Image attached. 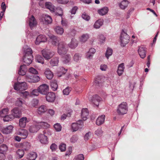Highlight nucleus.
<instances>
[{
  "instance_id": "obj_1",
  "label": "nucleus",
  "mask_w": 160,
  "mask_h": 160,
  "mask_svg": "<svg viewBox=\"0 0 160 160\" xmlns=\"http://www.w3.org/2000/svg\"><path fill=\"white\" fill-rule=\"evenodd\" d=\"M25 55L23 56V60L26 65H28L32 62L33 57L32 55V51L30 48H28L24 51Z\"/></svg>"
},
{
  "instance_id": "obj_2",
  "label": "nucleus",
  "mask_w": 160,
  "mask_h": 160,
  "mask_svg": "<svg viewBox=\"0 0 160 160\" xmlns=\"http://www.w3.org/2000/svg\"><path fill=\"white\" fill-rule=\"evenodd\" d=\"M49 86L45 84L40 85L38 88L39 92L40 93L46 95V98L47 101L50 102V96L49 95Z\"/></svg>"
},
{
  "instance_id": "obj_3",
  "label": "nucleus",
  "mask_w": 160,
  "mask_h": 160,
  "mask_svg": "<svg viewBox=\"0 0 160 160\" xmlns=\"http://www.w3.org/2000/svg\"><path fill=\"white\" fill-rule=\"evenodd\" d=\"M128 111V105L126 102H122L119 104L117 107V112L119 115H122L126 114Z\"/></svg>"
},
{
  "instance_id": "obj_4",
  "label": "nucleus",
  "mask_w": 160,
  "mask_h": 160,
  "mask_svg": "<svg viewBox=\"0 0 160 160\" xmlns=\"http://www.w3.org/2000/svg\"><path fill=\"white\" fill-rule=\"evenodd\" d=\"M51 12L53 14H55L57 17H59L62 20H63V11L62 9L59 7L55 8V7L51 4Z\"/></svg>"
},
{
  "instance_id": "obj_5",
  "label": "nucleus",
  "mask_w": 160,
  "mask_h": 160,
  "mask_svg": "<svg viewBox=\"0 0 160 160\" xmlns=\"http://www.w3.org/2000/svg\"><path fill=\"white\" fill-rule=\"evenodd\" d=\"M68 50L67 44L63 42H59L58 46V53L61 55L66 54Z\"/></svg>"
},
{
  "instance_id": "obj_6",
  "label": "nucleus",
  "mask_w": 160,
  "mask_h": 160,
  "mask_svg": "<svg viewBox=\"0 0 160 160\" xmlns=\"http://www.w3.org/2000/svg\"><path fill=\"white\" fill-rule=\"evenodd\" d=\"M129 37L125 32L123 30L120 36V41L121 45L124 47L129 41Z\"/></svg>"
},
{
  "instance_id": "obj_7",
  "label": "nucleus",
  "mask_w": 160,
  "mask_h": 160,
  "mask_svg": "<svg viewBox=\"0 0 160 160\" xmlns=\"http://www.w3.org/2000/svg\"><path fill=\"white\" fill-rule=\"evenodd\" d=\"M14 89L17 90L23 91L28 88L27 83L25 82L16 83L14 85Z\"/></svg>"
},
{
  "instance_id": "obj_8",
  "label": "nucleus",
  "mask_w": 160,
  "mask_h": 160,
  "mask_svg": "<svg viewBox=\"0 0 160 160\" xmlns=\"http://www.w3.org/2000/svg\"><path fill=\"white\" fill-rule=\"evenodd\" d=\"M72 128L73 132L77 131L79 129L82 128L83 126V122L81 120H79L76 123H73L72 125Z\"/></svg>"
},
{
  "instance_id": "obj_9",
  "label": "nucleus",
  "mask_w": 160,
  "mask_h": 160,
  "mask_svg": "<svg viewBox=\"0 0 160 160\" xmlns=\"http://www.w3.org/2000/svg\"><path fill=\"white\" fill-rule=\"evenodd\" d=\"M47 130H45L43 131L44 134H41L39 136L40 141L42 143L46 144L48 142V137L49 135V132L47 133Z\"/></svg>"
},
{
  "instance_id": "obj_10",
  "label": "nucleus",
  "mask_w": 160,
  "mask_h": 160,
  "mask_svg": "<svg viewBox=\"0 0 160 160\" xmlns=\"http://www.w3.org/2000/svg\"><path fill=\"white\" fill-rule=\"evenodd\" d=\"M26 81L29 82L36 83L40 80L39 77L36 75H28L26 76Z\"/></svg>"
},
{
  "instance_id": "obj_11",
  "label": "nucleus",
  "mask_w": 160,
  "mask_h": 160,
  "mask_svg": "<svg viewBox=\"0 0 160 160\" xmlns=\"http://www.w3.org/2000/svg\"><path fill=\"white\" fill-rule=\"evenodd\" d=\"M40 123H39L38 122H35L32 125L29 127V130L31 133H34L37 132L40 128Z\"/></svg>"
},
{
  "instance_id": "obj_12",
  "label": "nucleus",
  "mask_w": 160,
  "mask_h": 160,
  "mask_svg": "<svg viewBox=\"0 0 160 160\" xmlns=\"http://www.w3.org/2000/svg\"><path fill=\"white\" fill-rule=\"evenodd\" d=\"M11 114L13 118H19L21 115V112L18 108H14L11 111Z\"/></svg>"
},
{
  "instance_id": "obj_13",
  "label": "nucleus",
  "mask_w": 160,
  "mask_h": 160,
  "mask_svg": "<svg viewBox=\"0 0 160 160\" xmlns=\"http://www.w3.org/2000/svg\"><path fill=\"white\" fill-rule=\"evenodd\" d=\"M17 134L20 136L22 139H24L27 137L28 132L26 130L24 129H20L17 132Z\"/></svg>"
},
{
  "instance_id": "obj_14",
  "label": "nucleus",
  "mask_w": 160,
  "mask_h": 160,
  "mask_svg": "<svg viewBox=\"0 0 160 160\" xmlns=\"http://www.w3.org/2000/svg\"><path fill=\"white\" fill-rule=\"evenodd\" d=\"M47 38L43 35H39L37 37L35 41V44L39 45L41 42H45L47 41Z\"/></svg>"
},
{
  "instance_id": "obj_15",
  "label": "nucleus",
  "mask_w": 160,
  "mask_h": 160,
  "mask_svg": "<svg viewBox=\"0 0 160 160\" xmlns=\"http://www.w3.org/2000/svg\"><path fill=\"white\" fill-rule=\"evenodd\" d=\"M92 100L95 105L98 106L99 102L102 100V98L98 95H94L92 96Z\"/></svg>"
},
{
  "instance_id": "obj_16",
  "label": "nucleus",
  "mask_w": 160,
  "mask_h": 160,
  "mask_svg": "<svg viewBox=\"0 0 160 160\" xmlns=\"http://www.w3.org/2000/svg\"><path fill=\"white\" fill-rule=\"evenodd\" d=\"M138 51L141 58H143L146 57V49L145 48L142 46L140 47H139Z\"/></svg>"
},
{
  "instance_id": "obj_17",
  "label": "nucleus",
  "mask_w": 160,
  "mask_h": 160,
  "mask_svg": "<svg viewBox=\"0 0 160 160\" xmlns=\"http://www.w3.org/2000/svg\"><path fill=\"white\" fill-rule=\"evenodd\" d=\"M89 115V112L87 108H83L82 110L81 117L83 120H86L88 118Z\"/></svg>"
},
{
  "instance_id": "obj_18",
  "label": "nucleus",
  "mask_w": 160,
  "mask_h": 160,
  "mask_svg": "<svg viewBox=\"0 0 160 160\" xmlns=\"http://www.w3.org/2000/svg\"><path fill=\"white\" fill-rule=\"evenodd\" d=\"M109 11L108 8L107 7H104L98 10V13L100 15L103 16L106 14Z\"/></svg>"
},
{
  "instance_id": "obj_19",
  "label": "nucleus",
  "mask_w": 160,
  "mask_h": 160,
  "mask_svg": "<svg viewBox=\"0 0 160 160\" xmlns=\"http://www.w3.org/2000/svg\"><path fill=\"white\" fill-rule=\"evenodd\" d=\"M67 71L63 67L58 68L57 70V77H61L62 75L65 74Z\"/></svg>"
},
{
  "instance_id": "obj_20",
  "label": "nucleus",
  "mask_w": 160,
  "mask_h": 160,
  "mask_svg": "<svg viewBox=\"0 0 160 160\" xmlns=\"http://www.w3.org/2000/svg\"><path fill=\"white\" fill-rule=\"evenodd\" d=\"M27 70V69L26 65L24 64L21 65L18 71V73L20 75H24L25 74Z\"/></svg>"
},
{
  "instance_id": "obj_21",
  "label": "nucleus",
  "mask_w": 160,
  "mask_h": 160,
  "mask_svg": "<svg viewBox=\"0 0 160 160\" xmlns=\"http://www.w3.org/2000/svg\"><path fill=\"white\" fill-rule=\"evenodd\" d=\"M37 156V154L36 152H32L27 155V158L29 160H35Z\"/></svg>"
},
{
  "instance_id": "obj_22",
  "label": "nucleus",
  "mask_w": 160,
  "mask_h": 160,
  "mask_svg": "<svg viewBox=\"0 0 160 160\" xmlns=\"http://www.w3.org/2000/svg\"><path fill=\"white\" fill-rule=\"evenodd\" d=\"M78 43L77 40L72 38L70 43L68 44L69 47L72 49H74L78 46Z\"/></svg>"
},
{
  "instance_id": "obj_23",
  "label": "nucleus",
  "mask_w": 160,
  "mask_h": 160,
  "mask_svg": "<svg viewBox=\"0 0 160 160\" xmlns=\"http://www.w3.org/2000/svg\"><path fill=\"white\" fill-rule=\"evenodd\" d=\"M105 115H102L97 119L96 121V124L98 125H100L103 124L105 121Z\"/></svg>"
},
{
  "instance_id": "obj_24",
  "label": "nucleus",
  "mask_w": 160,
  "mask_h": 160,
  "mask_svg": "<svg viewBox=\"0 0 160 160\" xmlns=\"http://www.w3.org/2000/svg\"><path fill=\"white\" fill-rule=\"evenodd\" d=\"M27 121V118L26 117H22L19 120V125L20 127L24 128L26 125Z\"/></svg>"
},
{
  "instance_id": "obj_25",
  "label": "nucleus",
  "mask_w": 160,
  "mask_h": 160,
  "mask_svg": "<svg viewBox=\"0 0 160 160\" xmlns=\"http://www.w3.org/2000/svg\"><path fill=\"white\" fill-rule=\"evenodd\" d=\"M96 50L94 48H91L89 51L87 53L86 58L88 59H90L92 58L93 54L95 52Z\"/></svg>"
},
{
  "instance_id": "obj_26",
  "label": "nucleus",
  "mask_w": 160,
  "mask_h": 160,
  "mask_svg": "<svg viewBox=\"0 0 160 160\" xmlns=\"http://www.w3.org/2000/svg\"><path fill=\"white\" fill-rule=\"evenodd\" d=\"M13 128V127L12 125H9L3 129L2 132L4 133L8 134L12 132Z\"/></svg>"
},
{
  "instance_id": "obj_27",
  "label": "nucleus",
  "mask_w": 160,
  "mask_h": 160,
  "mask_svg": "<svg viewBox=\"0 0 160 160\" xmlns=\"http://www.w3.org/2000/svg\"><path fill=\"white\" fill-rule=\"evenodd\" d=\"M124 67L123 63H122L119 65L117 70V73L119 76H121L122 74L124 72Z\"/></svg>"
},
{
  "instance_id": "obj_28",
  "label": "nucleus",
  "mask_w": 160,
  "mask_h": 160,
  "mask_svg": "<svg viewBox=\"0 0 160 160\" xmlns=\"http://www.w3.org/2000/svg\"><path fill=\"white\" fill-rule=\"evenodd\" d=\"M59 41V38L56 36L52 35L51 36V42L52 44L56 46Z\"/></svg>"
},
{
  "instance_id": "obj_29",
  "label": "nucleus",
  "mask_w": 160,
  "mask_h": 160,
  "mask_svg": "<svg viewBox=\"0 0 160 160\" xmlns=\"http://www.w3.org/2000/svg\"><path fill=\"white\" fill-rule=\"evenodd\" d=\"M58 58L55 57L52 58L51 60V65L52 66H57L58 65Z\"/></svg>"
},
{
  "instance_id": "obj_30",
  "label": "nucleus",
  "mask_w": 160,
  "mask_h": 160,
  "mask_svg": "<svg viewBox=\"0 0 160 160\" xmlns=\"http://www.w3.org/2000/svg\"><path fill=\"white\" fill-rule=\"evenodd\" d=\"M128 4V2L127 0H123L119 4V6L121 9H125L127 7Z\"/></svg>"
},
{
  "instance_id": "obj_31",
  "label": "nucleus",
  "mask_w": 160,
  "mask_h": 160,
  "mask_svg": "<svg viewBox=\"0 0 160 160\" xmlns=\"http://www.w3.org/2000/svg\"><path fill=\"white\" fill-rule=\"evenodd\" d=\"M55 32L58 34L62 35L64 32L63 29L59 26H57L54 29Z\"/></svg>"
},
{
  "instance_id": "obj_32",
  "label": "nucleus",
  "mask_w": 160,
  "mask_h": 160,
  "mask_svg": "<svg viewBox=\"0 0 160 160\" xmlns=\"http://www.w3.org/2000/svg\"><path fill=\"white\" fill-rule=\"evenodd\" d=\"M50 52L49 50H43L42 51V54L44 58L47 60L50 58Z\"/></svg>"
},
{
  "instance_id": "obj_33",
  "label": "nucleus",
  "mask_w": 160,
  "mask_h": 160,
  "mask_svg": "<svg viewBox=\"0 0 160 160\" xmlns=\"http://www.w3.org/2000/svg\"><path fill=\"white\" fill-rule=\"evenodd\" d=\"M47 110V108L46 106L42 105L38 108V112L39 114H41L45 112Z\"/></svg>"
},
{
  "instance_id": "obj_34",
  "label": "nucleus",
  "mask_w": 160,
  "mask_h": 160,
  "mask_svg": "<svg viewBox=\"0 0 160 160\" xmlns=\"http://www.w3.org/2000/svg\"><path fill=\"white\" fill-rule=\"evenodd\" d=\"M1 7L2 11L0 12V20H1L4 14V12H5L6 9V6L4 2H2V3Z\"/></svg>"
},
{
  "instance_id": "obj_35",
  "label": "nucleus",
  "mask_w": 160,
  "mask_h": 160,
  "mask_svg": "<svg viewBox=\"0 0 160 160\" xmlns=\"http://www.w3.org/2000/svg\"><path fill=\"white\" fill-rule=\"evenodd\" d=\"M71 57L69 54H66L63 57L62 61L64 63H67L69 62L71 60Z\"/></svg>"
},
{
  "instance_id": "obj_36",
  "label": "nucleus",
  "mask_w": 160,
  "mask_h": 160,
  "mask_svg": "<svg viewBox=\"0 0 160 160\" xmlns=\"http://www.w3.org/2000/svg\"><path fill=\"white\" fill-rule=\"evenodd\" d=\"M89 38V36L88 34H83L81 36L80 40L81 42H84L87 40Z\"/></svg>"
},
{
  "instance_id": "obj_37",
  "label": "nucleus",
  "mask_w": 160,
  "mask_h": 160,
  "mask_svg": "<svg viewBox=\"0 0 160 160\" xmlns=\"http://www.w3.org/2000/svg\"><path fill=\"white\" fill-rule=\"evenodd\" d=\"M58 87L57 82L56 80H54L53 82L51 83V87L53 91L57 90Z\"/></svg>"
},
{
  "instance_id": "obj_38",
  "label": "nucleus",
  "mask_w": 160,
  "mask_h": 160,
  "mask_svg": "<svg viewBox=\"0 0 160 160\" xmlns=\"http://www.w3.org/2000/svg\"><path fill=\"white\" fill-rule=\"evenodd\" d=\"M103 24L102 21H96L94 25V27L96 29L99 28Z\"/></svg>"
},
{
  "instance_id": "obj_39",
  "label": "nucleus",
  "mask_w": 160,
  "mask_h": 160,
  "mask_svg": "<svg viewBox=\"0 0 160 160\" xmlns=\"http://www.w3.org/2000/svg\"><path fill=\"white\" fill-rule=\"evenodd\" d=\"M3 117V120L4 122H8L12 120L13 117L11 114L5 115Z\"/></svg>"
},
{
  "instance_id": "obj_40",
  "label": "nucleus",
  "mask_w": 160,
  "mask_h": 160,
  "mask_svg": "<svg viewBox=\"0 0 160 160\" xmlns=\"http://www.w3.org/2000/svg\"><path fill=\"white\" fill-rule=\"evenodd\" d=\"M8 150V147L5 144H2L0 146V152L4 154Z\"/></svg>"
},
{
  "instance_id": "obj_41",
  "label": "nucleus",
  "mask_w": 160,
  "mask_h": 160,
  "mask_svg": "<svg viewBox=\"0 0 160 160\" xmlns=\"http://www.w3.org/2000/svg\"><path fill=\"white\" fill-rule=\"evenodd\" d=\"M82 57V55L79 53L75 54L73 56V60L76 62H78Z\"/></svg>"
},
{
  "instance_id": "obj_42",
  "label": "nucleus",
  "mask_w": 160,
  "mask_h": 160,
  "mask_svg": "<svg viewBox=\"0 0 160 160\" xmlns=\"http://www.w3.org/2000/svg\"><path fill=\"white\" fill-rule=\"evenodd\" d=\"M112 50L110 48H108L107 49L105 53V56L107 59H108L109 57L112 54Z\"/></svg>"
},
{
  "instance_id": "obj_43",
  "label": "nucleus",
  "mask_w": 160,
  "mask_h": 160,
  "mask_svg": "<svg viewBox=\"0 0 160 160\" xmlns=\"http://www.w3.org/2000/svg\"><path fill=\"white\" fill-rule=\"evenodd\" d=\"M98 39L101 43H103L105 42L106 38L102 34H100L98 37Z\"/></svg>"
},
{
  "instance_id": "obj_44",
  "label": "nucleus",
  "mask_w": 160,
  "mask_h": 160,
  "mask_svg": "<svg viewBox=\"0 0 160 160\" xmlns=\"http://www.w3.org/2000/svg\"><path fill=\"white\" fill-rule=\"evenodd\" d=\"M22 147L25 150H28L30 148L31 145L29 143L26 142L22 144Z\"/></svg>"
},
{
  "instance_id": "obj_45",
  "label": "nucleus",
  "mask_w": 160,
  "mask_h": 160,
  "mask_svg": "<svg viewBox=\"0 0 160 160\" xmlns=\"http://www.w3.org/2000/svg\"><path fill=\"white\" fill-rule=\"evenodd\" d=\"M16 153L19 158H22L24 154V151L22 149H18L16 152Z\"/></svg>"
},
{
  "instance_id": "obj_46",
  "label": "nucleus",
  "mask_w": 160,
  "mask_h": 160,
  "mask_svg": "<svg viewBox=\"0 0 160 160\" xmlns=\"http://www.w3.org/2000/svg\"><path fill=\"white\" fill-rule=\"evenodd\" d=\"M8 111V108L3 109L0 112V115L2 117H4L5 115H7Z\"/></svg>"
},
{
  "instance_id": "obj_47",
  "label": "nucleus",
  "mask_w": 160,
  "mask_h": 160,
  "mask_svg": "<svg viewBox=\"0 0 160 160\" xmlns=\"http://www.w3.org/2000/svg\"><path fill=\"white\" fill-rule=\"evenodd\" d=\"M36 60L38 62L41 63H44V59L40 55H37L36 56Z\"/></svg>"
},
{
  "instance_id": "obj_48",
  "label": "nucleus",
  "mask_w": 160,
  "mask_h": 160,
  "mask_svg": "<svg viewBox=\"0 0 160 160\" xmlns=\"http://www.w3.org/2000/svg\"><path fill=\"white\" fill-rule=\"evenodd\" d=\"M38 123H40V128H48L49 126V125L48 124L45 122H38Z\"/></svg>"
},
{
  "instance_id": "obj_49",
  "label": "nucleus",
  "mask_w": 160,
  "mask_h": 160,
  "mask_svg": "<svg viewBox=\"0 0 160 160\" xmlns=\"http://www.w3.org/2000/svg\"><path fill=\"white\" fill-rule=\"evenodd\" d=\"M84 155L82 154H79L75 157L73 160H84Z\"/></svg>"
},
{
  "instance_id": "obj_50",
  "label": "nucleus",
  "mask_w": 160,
  "mask_h": 160,
  "mask_svg": "<svg viewBox=\"0 0 160 160\" xmlns=\"http://www.w3.org/2000/svg\"><path fill=\"white\" fill-rule=\"evenodd\" d=\"M54 127L57 131L59 132L61 130L62 127L59 123H57L55 124Z\"/></svg>"
},
{
  "instance_id": "obj_51",
  "label": "nucleus",
  "mask_w": 160,
  "mask_h": 160,
  "mask_svg": "<svg viewBox=\"0 0 160 160\" xmlns=\"http://www.w3.org/2000/svg\"><path fill=\"white\" fill-rule=\"evenodd\" d=\"M70 88L67 87L64 89L63 91V93L64 95H67L69 94L70 92L71 91Z\"/></svg>"
},
{
  "instance_id": "obj_52",
  "label": "nucleus",
  "mask_w": 160,
  "mask_h": 160,
  "mask_svg": "<svg viewBox=\"0 0 160 160\" xmlns=\"http://www.w3.org/2000/svg\"><path fill=\"white\" fill-rule=\"evenodd\" d=\"M29 25L31 28L36 26L37 24V21H29Z\"/></svg>"
},
{
  "instance_id": "obj_53",
  "label": "nucleus",
  "mask_w": 160,
  "mask_h": 160,
  "mask_svg": "<svg viewBox=\"0 0 160 160\" xmlns=\"http://www.w3.org/2000/svg\"><path fill=\"white\" fill-rule=\"evenodd\" d=\"M82 17L84 20H89L90 19V17L85 12L82 13Z\"/></svg>"
},
{
  "instance_id": "obj_54",
  "label": "nucleus",
  "mask_w": 160,
  "mask_h": 160,
  "mask_svg": "<svg viewBox=\"0 0 160 160\" xmlns=\"http://www.w3.org/2000/svg\"><path fill=\"white\" fill-rule=\"evenodd\" d=\"M59 148L61 152H64L66 149V145L64 143L61 144L59 146Z\"/></svg>"
},
{
  "instance_id": "obj_55",
  "label": "nucleus",
  "mask_w": 160,
  "mask_h": 160,
  "mask_svg": "<svg viewBox=\"0 0 160 160\" xmlns=\"http://www.w3.org/2000/svg\"><path fill=\"white\" fill-rule=\"evenodd\" d=\"M92 135V133L90 132H88L87 133L85 134L84 137L85 140H88L90 138L91 136Z\"/></svg>"
},
{
  "instance_id": "obj_56",
  "label": "nucleus",
  "mask_w": 160,
  "mask_h": 160,
  "mask_svg": "<svg viewBox=\"0 0 160 160\" xmlns=\"http://www.w3.org/2000/svg\"><path fill=\"white\" fill-rule=\"evenodd\" d=\"M38 101L36 99H33L31 101V105L33 107H35L38 105Z\"/></svg>"
},
{
  "instance_id": "obj_57",
  "label": "nucleus",
  "mask_w": 160,
  "mask_h": 160,
  "mask_svg": "<svg viewBox=\"0 0 160 160\" xmlns=\"http://www.w3.org/2000/svg\"><path fill=\"white\" fill-rule=\"evenodd\" d=\"M44 73L47 78L48 79H50V70L49 69L47 68Z\"/></svg>"
},
{
  "instance_id": "obj_58",
  "label": "nucleus",
  "mask_w": 160,
  "mask_h": 160,
  "mask_svg": "<svg viewBox=\"0 0 160 160\" xmlns=\"http://www.w3.org/2000/svg\"><path fill=\"white\" fill-rule=\"evenodd\" d=\"M103 132L101 128H98L95 132V134L98 136H100L102 134Z\"/></svg>"
},
{
  "instance_id": "obj_59",
  "label": "nucleus",
  "mask_w": 160,
  "mask_h": 160,
  "mask_svg": "<svg viewBox=\"0 0 160 160\" xmlns=\"http://www.w3.org/2000/svg\"><path fill=\"white\" fill-rule=\"evenodd\" d=\"M57 2L59 3L63 4H65L67 3L68 2V0H56Z\"/></svg>"
},
{
  "instance_id": "obj_60",
  "label": "nucleus",
  "mask_w": 160,
  "mask_h": 160,
  "mask_svg": "<svg viewBox=\"0 0 160 160\" xmlns=\"http://www.w3.org/2000/svg\"><path fill=\"white\" fill-rule=\"evenodd\" d=\"M77 140L78 138L77 136L76 135H73L70 139V141L71 142L75 143L77 141Z\"/></svg>"
},
{
  "instance_id": "obj_61",
  "label": "nucleus",
  "mask_w": 160,
  "mask_h": 160,
  "mask_svg": "<svg viewBox=\"0 0 160 160\" xmlns=\"http://www.w3.org/2000/svg\"><path fill=\"white\" fill-rule=\"evenodd\" d=\"M108 68L107 65L105 64H102L100 65V69L102 71H105Z\"/></svg>"
},
{
  "instance_id": "obj_62",
  "label": "nucleus",
  "mask_w": 160,
  "mask_h": 160,
  "mask_svg": "<svg viewBox=\"0 0 160 160\" xmlns=\"http://www.w3.org/2000/svg\"><path fill=\"white\" fill-rule=\"evenodd\" d=\"M29 72L32 74H38V72L34 68H31L29 69Z\"/></svg>"
},
{
  "instance_id": "obj_63",
  "label": "nucleus",
  "mask_w": 160,
  "mask_h": 160,
  "mask_svg": "<svg viewBox=\"0 0 160 160\" xmlns=\"http://www.w3.org/2000/svg\"><path fill=\"white\" fill-rule=\"evenodd\" d=\"M56 98L55 93L51 92V102L54 101Z\"/></svg>"
},
{
  "instance_id": "obj_64",
  "label": "nucleus",
  "mask_w": 160,
  "mask_h": 160,
  "mask_svg": "<svg viewBox=\"0 0 160 160\" xmlns=\"http://www.w3.org/2000/svg\"><path fill=\"white\" fill-rule=\"evenodd\" d=\"M57 148V146L55 143H53L51 145V149H52V151H56Z\"/></svg>"
}]
</instances>
